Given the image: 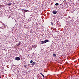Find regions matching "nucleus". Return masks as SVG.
Listing matches in <instances>:
<instances>
[{
	"label": "nucleus",
	"instance_id": "nucleus-1",
	"mask_svg": "<svg viewBox=\"0 0 79 79\" xmlns=\"http://www.w3.org/2000/svg\"><path fill=\"white\" fill-rule=\"evenodd\" d=\"M52 12L53 13V14H54V15H56V14L57 13V11H56V10H53L52 11Z\"/></svg>",
	"mask_w": 79,
	"mask_h": 79
},
{
	"label": "nucleus",
	"instance_id": "nucleus-2",
	"mask_svg": "<svg viewBox=\"0 0 79 79\" xmlns=\"http://www.w3.org/2000/svg\"><path fill=\"white\" fill-rule=\"evenodd\" d=\"M15 60H17V61H19L20 60V58L19 57H17L15 58Z\"/></svg>",
	"mask_w": 79,
	"mask_h": 79
},
{
	"label": "nucleus",
	"instance_id": "nucleus-3",
	"mask_svg": "<svg viewBox=\"0 0 79 79\" xmlns=\"http://www.w3.org/2000/svg\"><path fill=\"white\" fill-rule=\"evenodd\" d=\"M37 47V45H32V47H33V48H36V47Z\"/></svg>",
	"mask_w": 79,
	"mask_h": 79
},
{
	"label": "nucleus",
	"instance_id": "nucleus-4",
	"mask_svg": "<svg viewBox=\"0 0 79 79\" xmlns=\"http://www.w3.org/2000/svg\"><path fill=\"white\" fill-rule=\"evenodd\" d=\"M48 42V40H45L44 41V43H47V42Z\"/></svg>",
	"mask_w": 79,
	"mask_h": 79
},
{
	"label": "nucleus",
	"instance_id": "nucleus-5",
	"mask_svg": "<svg viewBox=\"0 0 79 79\" xmlns=\"http://www.w3.org/2000/svg\"><path fill=\"white\" fill-rule=\"evenodd\" d=\"M35 64V62H34L32 64H31L32 65V66H34V64Z\"/></svg>",
	"mask_w": 79,
	"mask_h": 79
},
{
	"label": "nucleus",
	"instance_id": "nucleus-6",
	"mask_svg": "<svg viewBox=\"0 0 79 79\" xmlns=\"http://www.w3.org/2000/svg\"><path fill=\"white\" fill-rule=\"evenodd\" d=\"M24 12H27L28 11V10H23Z\"/></svg>",
	"mask_w": 79,
	"mask_h": 79
},
{
	"label": "nucleus",
	"instance_id": "nucleus-7",
	"mask_svg": "<svg viewBox=\"0 0 79 79\" xmlns=\"http://www.w3.org/2000/svg\"><path fill=\"white\" fill-rule=\"evenodd\" d=\"M40 74H41V75H42V76L44 78H45V77L44 76V74H43L40 73Z\"/></svg>",
	"mask_w": 79,
	"mask_h": 79
},
{
	"label": "nucleus",
	"instance_id": "nucleus-8",
	"mask_svg": "<svg viewBox=\"0 0 79 79\" xmlns=\"http://www.w3.org/2000/svg\"><path fill=\"white\" fill-rule=\"evenodd\" d=\"M20 44H21V41H20L19 43V44H18L17 45V46H19V45H20Z\"/></svg>",
	"mask_w": 79,
	"mask_h": 79
},
{
	"label": "nucleus",
	"instance_id": "nucleus-9",
	"mask_svg": "<svg viewBox=\"0 0 79 79\" xmlns=\"http://www.w3.org/2000/svg\"><path fill=\"white\" fill-rule=\"evenodd\" d=\"M44 41H41V44H44Z\"/></svg>",
	"mask_w": 79,
	"mask_h": 79
},
{
	"label": "nucleus",
	"instance_id": "nucleus-10",
	"mask_svg": "<svg viewBox=\"0 0 79 79\" xmlns=\"http://www.w3.org/2000/svg\"><path fill=\"white\" fill-rule=\"evenodd\" d=\"M55 5L56 6H58V5H59V4H58V3H56L55 4Z\"/></svg>",
	"mask_w": 79,
	"mask_h": 79
},
{
	"label": "nucleus",
	"instance_id": "nucleus-11",
	"mask_svg": "<svg viewBox=\"0 0 79 79\" xmlns=\"http://www.w3.org/2000/svg\"><path fill=\"white\" fill-rule=\"evenodd\" d=\"M53 56H54V57L56 56V54L54 53L53 54Z\"/></svg>",
	"mask_w": 79,
	"mask_h": 79
},
{
	"label": "nucleus",
	"instance_id": "nucleus-12",
	"mask_svg": "<svg viewBox=\"0 0 79 79\" xmlns=\"http://www.w3.org/2000/svg\"><path fill=\"white\" fill-rule=\"evenodd\" d=\"M32 63H33V61H32V60H31L30 61V63L31 64H32Z\"/></svg>",
	"mask_w": 79,
	"mask_h": 79
},
{
	"label": "nucleus",
	"instance_id": "nucleus-13",
	"mask_svg": "<svg viewBox=\"0 0 79 79\" xmlns=\"http://www.w3.org/2000/svg\"><path fill=\"white\" fill-rule=\"evenodd\" d=\"M11 4L10 3H9L8 4V6H11Z\"/></svg>",
	"mask_w": 79,
	"mask_h": 79
},
{
	"label": "nucleus",
	"instance_id": "nucleus-14",
	"mask_svg": "<svg viewBox=\"0 0 79 79\" xmlns=\"http://www.w3.org/2000/svg\"><path fill=\"white\" fill-rule=\"evenodd\" d=\"M26 66H27V65H24V67H25V68H27V67H26Z\"/></svg>",
	"mask_w": 79,
	"mask_h": 79
},
{
	"label": "nucleus",
	"instance_id": "nucleus-15",
	"mask_svg": "<svg viewBox=\"0 0 79 79\" xmlns=\"http://www.w3.org/2000/svg\"><path fill=\"white\" fill-rule=\"evenodd\" d=\"M51 25H52V26H53V23L51 22Z\"/></svg>",
	"mask_w": 79,
	"mask_h": 79
},
{
	"label": "nucleus",
	"instance_id": "nucleus-16",
	"mask_svg": "<svg viewBox=\"0 0 79 79\" xmlns=\"http://www.w3.org/2000/svg\"><path fill=\"white\" fill-rule=\"evenodd\" d=\"M1 23H2V24H3V23H2V22H1Z\"/></svg>",
	"mask_w": 79,
	"mask_h": 79
},
{
	"label": "nucleus",
	"instance_id": "nucleus-17",
	"mask_svg": "<svg viewBox=\"0 0 79 79\" xmlns=\"http://www.w3.org/2000/svg\"><path fill=\"white\" fill-rule=\"evenodd\" d=\"M1 78V76H0V79Z\"/></svg>",
	"mask_w": 79,
	"mask_h": 79
},
{
	"label": "nucleus",
	"instance_id": "nucleus-18",
	"mask_svg": "<svg viewBox=\"0 0 79 79\" xmlns=\"http://www.w3.org/2000/svg\"><path fill=\"white\" fill-rule=\"evenodd\" d=\"M1 27H0V28H1Z\"/></svg>",
	"mask_w": 79,
	"mask_h": 79
},
{
	"label": "nucleus",
	"instance_id": "nucleus-19",
	"mask_svg": "<svg viewBox=\"0 0 79 79\" xmlns=\"http://www.w3.org/2000/svg\"><path fill=\"white\" fill-rule=\"evenodd\" d=\"M0 8H1V7L0 6Z\"/></svg>",
	"mask_w": 79,
	"mask_h": 79
},
{
	"label": "nucleus",
	"instance_id": "nucleus-20",
	"mask_svg": "<svg viewBox=\"0 0 79 79\" xmlns=\"http://www.w3.org/2000/svg\"><path fill=\"white\" fill-rule=\"evenodd\" d=\"M1 28H2V27H1Z\"/></svg>",
	"mask_w": 79,
	"mask_h": 79
}]
</instances>
